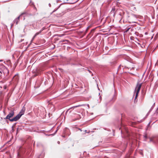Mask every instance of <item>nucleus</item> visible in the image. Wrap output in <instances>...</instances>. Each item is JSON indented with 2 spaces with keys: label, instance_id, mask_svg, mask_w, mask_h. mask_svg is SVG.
Returning a JSON list of instances; mask_svg holds the SVG:
<instances>
[{
  "label": "nucleus",
  "instance_id": "f257e3e1",
  "mask_svg": "<svg viewBox=\"0 0 158 158\" xmlns=\"http://www.w3.org/2000/svg\"><path fill=\"white\" fill-rule=\"evenodd\" d=\"M141 86V84H138L135 88V93H136V95L135 96V99H136L138 96V94L139 91Z\"/></svg>",
  "mask_w": 158,
  "mask_h": 158
},
{
  "label": "nucleus",
  "instance_id": "f03ea898",
  "mask_svg": "<svg viewBox=\"0 0 158 158\" xmlns=\"http://www.w3.org/2000/svg\"><path fill=\"white\" fill-rule=\"evenodd\" d=\"M14 110H11L8 114L7 115L5 119H9V120L10 119H10V118H12L14 116Z\"/></svg>",
  "mask_w": 158,
  "mask_h": 158
},
{
  "label": "nucleus",
  "instance_id": "7ed1b4c3",
  "mask_svg": "<svg viewBox=\"0 0 158 158\" xmlns=\"http://www.w3.org/2000/svg\"><path fill=\"white\" fill-rule=\"evenodd\" d=\"M150 142H152L153 143H158V137L156 136H153L149 138Z\"/></svg>",
  "mask_w": 158,
  "mask_h": 158
},
{
  "label": "nucleus",
  "instance_id": "20e7f679",
  "mask_svg": "<svg viewBox=\"0 0 158 158\" xmlns=\"http://www.w3.org/2000/svg\"><path fill=\"white\" fill-rule=\"evenodd\" d=\"M21 116L20 114H19L13 118L11 119H10V121L11 122L16 121L19 119Z\"/></svg>",
  "mask_w": 158,
  "mask_h": 158
},
{
  "label": "nucleus",
  "instance_id": "39448f33",
  "mask_svg": "<svg viewBox=\"0 0 158 158\" xmlns=\"http://www.w3.org/2000/svg\"><path fill=\"white\" fill-rule=\"evenodd\" d=\"M23 14H24V13H22L20 15H19L18 17L16 18L14 20V23H15L16 24H18V23L19 22V21L20 17V16L21 15H23Z\"/></svg>",
  "mask_w": 158,
  "mask_h": 158
},
{
  "label": "nucleus",
  "instance_id": "423d86ee",
  "mask_svg": "<svg viewBox=\"0 0 158 158\" xmlns=\"http://www.w3.org/2000/svg\"><path fill=\"white\" fill-rule=\"evenodd\" d=\"M25 110V108L23 106L20 112L19 113V114H20L21 116H22V115L24 114Z\"/></svg>",
  "mask_w": 158,
  "mask_h": 158
},
{
  "label": "nucleus",
  "instance_id": "0eeeda50",
  "mask_svg": "<svg viewBox=\"0 0 158 158\" xmlns=\"http://www.w3.org/2000/svg\"><path fill=\"white\" fill-rule=\"evenodd\" d=\"M85 105H78V106H73V107H71V108H69V109H68L66 111V113L65 114H67V113L68 112L69 110L73 108H74V107H79V106H84Z\"/></svg>",
  "mask_w": 158,
  "mask_h": 158
},
{
  "label": "nucleus",
  "instance_id": "6e6552de",
  "mask_svg": "<svg viewBox=\"0 0 158 158\" xmlns=\"http://www.w3.org/2000/svg\"><path fill=\"white\" fill-rule=\"evenodd\" d=\"M41 31H40L39 32H37V33H36L35 35H34V36L33 37V38H32V40L34 39L39 34H40V33H41Z\"/></svg>",
  "mask_w": 158,
  "mask_h": 158
},
{
  "label": "nucleus",
  "instance_id": "1a4fd4ad",
  "mask_svg": "<svg viewBox=\"0 0 158 158\" xmlns=\"http://www.w3.org/2000/svg\"><path fill=\"white\" fill-rule=\"evenodd\" d=\"M155 103H154V104H153V106H152L151 107V109H150V110L149 111V112L148 113H149L150 111H151L152 110V108H153V107L154 106V105H155Z\"/></svg>",
  "mask_w": 158,
  "mask_h": 158
},
{
  "label": "nucleus",
  "instance_id": "9d476101",
  "mask_svg": "<svg viewBox=\"0 0 158 158\" xmlns=\"http://www.w3.org/2000/svg\"><path fill=\"white\" fill-rule=\"evenodd\" d=\"M130 29H131V30H132V29L131 28V27H129L128 28H127L126 31V32L128 31Z\"/></svg>",
  "mask_w": 158,
  "mask_h": 158
},
{
  "label": "nucleus",
  "instance_id": "9b49d317",
  "mask_svg": "<svg viewBox=\"0 0 158 158\" xmlns=\"http://www.w3.org/2000/svg\"><path fill=\"white\" fill-rule=\"evenodd\" d=\"M45 29V27H43L42 29L41 30H40V31H41V32L44 30V29Z\"/></svg>",
  "mask_w": 158,
  "mask_h": 158
},
{
  "label": "nucleus",
  "instance_id": "f8f14e48",
  "mask_svg": "<svg viewBox=\"0 0 158 158\" xmlns=\"http://www.w3.org/2000/svg\"><path fill=\"white\" fill-rule=\"evenodd\" d=\"M64 35H63V34H60V35H59V36L61 37L62 36Z\"/></svg>",
  "mask_w": 158,
  "mask_h": 158
},
{
  "label": "nucleus",
  "instance_id": "ddd939ff",
  "mask_svg": "<svg viewBox=\"0 0 158 158\" xmlns=\"http://www.w3.org/2000/svg\"><path fill=\"white\" fill-rule=\"evenodd\" d=\"M57 143H58V144H59V143H60V141H58V142H57Z\"/></svg>",
  "mask_w": 158,
  "mask_h": 158
},
{
  "label": "nucleus",
  "instance_id": "4468645a",
  "mask_svg": "<svg viewBox=\"0 0 158 158\" xmlns=\"http://www.w3.org/2000/svg\"><path fill=\"white\" fill-rule=\"evenodd\" d=\"M87 107H88V108H89V105H87Z\"/></svg>",
  "mask_w": 158,
  "mask_h": 158
},
{
  "label": "nucleus",
  "instance_id": "2eb2a0df",
  "mask_svg": "<svg viewBox=\"0 0 158 158\" xmlns=\"http://www.w3.org/2000/svg\"><path fill=\"white\" fill-rule=\"evenodd\" d=\"M88 71H89V73H90L91 72V71H89V70H88Z\"/></svg>",
  "mask_w": 158,
  "mask_h": 158
},
{
  "label": "nucleus",
  "instance_id": "dca6fc26",
  "mask_svg": "<svg viewBox=\"0 0 158 158\" xmlns=\"http://www.w3.org/2000/svg\"><path fill=\"white\" fill-rule=\"evenodd\" d=\"M121 67V66L120 65L119 66V67Z\"/></svg>",
  "mask_w": 158,
  "mask_h": 158
},
{
  "label": "nucleus",
  "instance_id": "f3484780",
  "mask_svg": "<svg viewBox=\"0 0 158 158\" xmlns=\"http://www.w3.org/2000/svg\"><path fill=\"white\" fill-rule=\"evenodd\" d=\"M49 5H50V4H49Z\"/></svg>",
  "mask_w": 158,
  "mask_h": 158
}]
</instances>
